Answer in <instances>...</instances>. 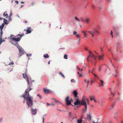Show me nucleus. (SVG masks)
Returning a JSON list of instances; mask_svg holds the SVG:
<instances>
[{
    "instance_id": "obj_1",
    "label": "nucleus",
    "mask_w": 123,
    "mask_h": 123,
    "mask_svg": "<svg viewBox=\"0 0 123 123\" xmlns=\"http://www.w3.org/2000/svg\"><path fill=\"white\" fill-rule=\"evenodd\" d=\"M32 89V88H31L29 90L28 89H26L25 94L22 96L25 99H26V103L28 106V107H31L33 105V97L30 96L29 93V92Z\"/></svg>"
},
{
    "instance_id": "obj_2",
    "label": "nucleus",
    "mask_w": 123,
    "mask_h": 123,
    "mask_svg": "<svg viewBox=\"0 0 123 123\" xmlns=\"http://www.w3.org/2000/svg\"><path fill=\"white\" fill-rule=\"evenodd\" d=\"M87 103H89V100L87 98L86 99L85 97L84 96L82 98V101L81 102V105H84L85 106V108L83 109L82 110V112H84L86 110V108H87V105L86 103V101Z\"/></svg>"
},
{
    "instance_id": "obj_3",
    "label": "nucleus",
    "mask_w": 123,
    "mask_h": 123,
    "mask_svg": "<svg viewBox=\"0 0 123 123\" xmlns=\"http://www.w3.org/2000/svg\"><path fill=\"white\" fill-rule=\"evenodd\" d=\"M94 31H88V32L91 34L92 36V37L94 36V34H96L95 32L99 34L100 33L99 31H98L97 29H96L95 28H93Z\"/></svg>"
},
{
    "instance_id": "obj_4",
    "label": "nucleus",
    "mask_w": 123,
    "mask_h": 123,
    "mask_svg": "<svg viewBox=\"0 0 123 123\" xmlns=\"http://www.w3.org/2000/svg\"><path fill=\"white\" fill-rule=\"evenodd\" d=\"M65 101L67 105H71V101H72V100L71 98L69 99V96H67L65 100Z\"/></svg>"
},
{
    "instance_id": "obj_5",
    "label": "nucleus",
    "mask_w": 123,
    "mask_h": 123,
    "mask_svg": "<svg viewBox=\"0 0 123 123\" xmlns=\"http://www.w3.org/2000/svg\"><path fill=\"white\" fill-rule=\"evenodd\" d=\"M23 77L27 80V81L28 83V85H29V87H30V83L29 81L28 77L26 74H23Z\"/></svg>"
},
{
    "instance_id": "obj_6",
    "label": "nucleus",
    "mask_w": 123,
    "mask_h": 123,
    "mask_svg": "<svg viewBox=\"0 0 123 123\" xmlns=\"http://www.w3.org/2000/svg\"><path fill=\"white\" fill-rule=\"evenodd\" d=\"M80 101L79 99L78 98H76V100L75 102L74 103V104L75 105H77L80 104L81 105Z\"/></svg>"
},
{
    "instance_id": "obj_7",
    "label": "nucleus",
    "mask_w": 123,
    "mask_h": 123,
    "mask_svg": "<svg viewBox=\"0 0 123 123\" xmlns=\"http://www.w3.org/2000/svg\"><path fill=\"white\" fill-rule=\"evenodd\" d=\"M89 56H90V58L91 57L92 59L93 58L95 61L96 62V61L97 56H95L92 53Z\"/></svg>"
},
{
    "instance_id": "obj_8",
    "label": "nucleus",
    "mask_w": 123,
    "mask_h": 123,
    "mask_svg": "<svg viewBox=\"0 0 123 123\" xmlns=\"http://www.w3.org/2000/svg\"><path fill=\"white\" fill-rule=\"evenodd\" d=\"M12 40L13 41H15L16 42L19 41L20 40V37H18L17 38L13 37L12 38Z\"/></svg>"
},
{
    "instance_id": "obj_9",
    "label": "nucleus",
    "mask_w": 123,
    "mask_h": 123,
    "mask_svg": "<svg viewBox=\"0 0 123 123\" xmlns=\"http://www.w3.org/2000/svg\"><path fill=\"white\" fill-rule=\"evenodd\" d=\"M31 28L30 27H27V29L26 30V34H28L31 33Z\"/></svg>"
},
{
    "instance_id": "obj_10",
    "label": "nucleus",
    "mask_w": 123,
    "mask_h": 123,
    "mask_svg": "<svg viewBox=\"0 0 123 123\" xmlns=\"http://www.w3.org/2000/svg\"><path fill=\"white\" fill-rule=\"evenodd\" d=\"M31 111L32 114L33 115H35L36 114L37 110L36 109H31Z\"/></svg>"
},
{
    "instance_id": "obj_11",
    "label": "nucleus",
    "mask_w": 123,
    "mask_h": 123,
    "mask_svg": "<svg viewBox=\"0 0 123 123\" xmlns=\"http://www.w3.org/2000/svg\"><path fill=\"white\" fill-rule=\"evenodd\" d=\"M19 53L18 54L19 56H20L22 55L23 53V52L22 50L20 48H19L18 49Z\"/></svg>"
},
{
    "instance_id": "obj_12",
    "label": "nucleus",
    "mask_w": 123,
    "mask_h": 123,
    "mask_svg": "<svg viewBox=\"0 0 123 123\" xmlns=\"http://www.w3.org/2000/svg\"><path fill=\"white\" fill-rule=\"evenodd\" d=\"M43 91L44 92L45 94L49 93L50 92V90H49L45 89L44 88L43 89Z\"/></svg>"
},
{
    "instance_id": "obj_13",
    "label": "nucleus",
    "mask_w": 123,
    "mask_h": 123,
    "mask_svg": "<svg viewBox=\"0 0 123 123\" xmlns=\"http://www.w3.org/2000/svg\"><path fill=\"white\" fill-rule=\"evenodd\" d=\"M73 94L74 95L75 98L77 97V98H78V96H77V95L78 94V93L76 91H74L73 93Z\"/></svg>"
},
{
    "instance_id": "obj_14",
    "label": "nucleus",
    "mask_w": 123,
    "mask_h": 123,
    "mask_svg": "<svg viewBox=\"0 0 123 123\" xmlns=\"http://www.w3.org/2000/svg\"><path fill=\"white\" fill-rule=\"evenodd\" d=\"M90 20V19L88 18H86L85 19V22L86 24H88Z\"/></svg>"
},
{
    "instance_id": "obj_15",
    "label": "nucleus",
    "mask_w": 123,
    "mask_h": 123,
    "mask_svg": "<svg viewBox=\"0 0 123 123\" xmlns=\"http://www.w3.org/2000/svg\"><path fill=\"white\" fill-rule=\"evenodd\" d=\"M3 15L4 17H5L6 18H7L8 17V14L6 13V12H4L3 14Z\"/></svg>"
},
{
    "instance_id": "obj_16",
    "label": "nucleus",
    "mask_w": 123,
    "mask_h": 123,
    "mask_svg": "<svg viewBox=\"0 0 123 123\" xmlns=\"http://www.w3.org/2000/svg\"><path fill=\"white\" fill-rule=\"evenodd\" d=\"M104 56V54H103L101 56H99V55H98V59L99 60H100L101 59H102L103 58V57Z\"/></svg>"
},
{
    "instance_id": "obj_17",
    "label": "nucleus",
    "mask_w": 123,
    "mask_h": 123,
    "mask_svg": "<svg viewBox=\"0 0 123 123\" xmlns=\"http://www.w3.org/2000/svg\"><path fill=\"white\" fill-rule=\"evenodd\" d=\"M43 57L45 58H47L49 57V56L48 54H46L44 55Z\"/></svg>"
},
{
    "instance_id": "obj_18",
    "label": "nucleus",
    "mask_w": 123,
    "mask_h": 123,
    "mask_svg": "<svg viewBox=\"0 0 123 123\" xmlns=\"http://www.w3.org/2000/svg\"><path fill=\"white\" fill-rule=\"evenodd\" d=\"M12 44H13V45L15 46L18 48V49L19 48H20L19 45L18 44V43H17V44H14L13 43H12Z\"/></svg>"
},
{
    "instance_id": "obj_19",
    "label": "nucleus",
    "mask_w": 123,
    "mask_h": 123,
    "mask_svg": "<svg viewBox=\"0 0 123 123\" xmlns=\"http://www.w3.org/2000/svg\"><path fill=\"white\" fill-rule=\"evenodd\" d=\"M85 83H87V87L88 86L89 81L87 80L86 79H85Z\"/></svg>"
},
{
    "instance_id": "obj_20",
    "label": "nucleus",
    "mask_w": 123,
    "mask_h": 123,
    "mask_svg": "<svg viewBox=\"0 0 123 123\" xmlns=\"http://www.w3.org/2000/svg\"><path fill=\"white\" fill-rule=\"evenodd\" d=\"M4 24H2L0 26V30H2V29L4 27Z\"/></svg>"
},
{
    "instance_id": "obj_21",
    "label": "nucleus",
    "mask_w": 123,
    "mask_h": 123,
    "mask_svg": "<svg viewBox=\"0 0 123 123\" xmlns=\"http://www.w3.org/2000/svg\"><path fill=\"white\" fill-rule=\"evenodd\" d=\"M77 122V123H82V119H80V120H78Z\"/></svg>"
},
{
    "instance_id": "obj_22",
    "label": "nucleus",
    "mask_w": 123,
    "mask_h": 123,
    "mask_svg": "<svg viewBox=\"0 0 123 123\" xmlns=\"http://www.w3.org/2000/svg\"><path fill=\"white\" fill-rule=\"evenodd\" d=\"M100 80L101 83L100 84V85H102L103 86H104V85H103V81L101 80Z\"/></svg>"
},
{
    "instance_id": "obj_23",
    "label": "nucleus",
    "mask_w": 123,
    "mask_h": 123,
    "mask_svg": "<svg viewBox=\"0 0 123 123\" xmlns=\"http://www.w3.org/2000/svg\"><path fill=\"white\" fill-rule=\"evenodd\" d=\"M24 35V33H23L22 34H18L17 36H19L20 37V38Z\"/></svg>"
},
{
    "instance_id": "obj_24",
    "label": "nucleus",
    "mask_w": 123,
    "mask_h": 123,
    "mask_svg": "<svg viewBox=\"0 0 123 123\" xmlns=\"http://www.w3.org/2000/svg\"><path fill=\"white\" fill-rule=\"evenodd\" d=\"M75 19L77 21H80L79 20V18H78L77 17H75Z\"/></svg>"
},
{
    "instance_id": "obj_25",
    "label": "nucleus",
    "mask_w": 123,
    "mask_h": 123,
    "mask_svg": "<svg viewBox=\"0 0 123 123\" xmlns=\"http://www.w3.org/2000/svg\"><path fill=\"white\" fill-rule=\"evenodd\" d=\"M87 116L89 118V119L90 120H91V116L90 114H89L87 115Z\"/></svg>"
},
{
    "instance_id": "obj_26",
    "label": "nucleus",
    "mask_w": 123,
    "mask_h": 123,
    "mask_svg": "<svg viewBox=\"0 0 123 123\" xmlns=\"http://www.w3.org/2000/svg\"><path fill=\"white\" fill-rule=\"evenodd\" d=\"M59 74L60 75H61L64 78H65V77L64 75L62 74V72H60L59 73Z\"/></svg>"
},
{
    "instance_id": "obj_27",
    "label": "nucleus",
    "mask_w": 123,
    "mask_h": 123,
    "mask_svg": "<svg viewBox=\"0 0 123 123\" xmlns=\"http://www.w3.org/2000/svg\"><path fill=\"white\" fill-rule=\"evenodd\" d=\"M114 106V105H113L111 106L109 108L108 110L109 111H110L111 109H112V108L113 107V106Z\"/></svg>"
},
{
    "instance_id": "obj_28",
    "label": "nucleus",
    "mask_w": 123,
    "mask_h": 123,
    "mask_svg": "<svg viewBox=\"0 0 123 123\" xmlns=\"http://www.w3.org/2000/svg\"><path fill=\"white\" fill-rule=\"evenodd\" d=\"M55 103L59 102V101L56 100L54 98L52 99Z\"/></svg>"
},
{
    "instance_id": "obj_29",
    "label": "nucleus",
    "mask_w": 123,
    "mask_h": 123,
    "mask_svg": "<svg viewBox=\"0 0 123 123\" xmlns=\"http://www.w3.org/2000/svg\"><path fill=\"white\" fill-rule=\"evenodd\" d=\"M0 30V37H2V34L3 33V32L2 31V30Z\"/></svg>"
},
{
    "instance_id": "obj_30",
    "label": "nucleus",
    "mask_w": 123,
    "mask_h": 123,
    "mask_svg": "<svg viewBox=\"0 0 123 123\" xmlns=\"http://www.w3.org/2000/svg\"><path fill=\"white\" fill-rule=\"evenodd\" d=\"M3 21L5 23V24H6V22H7V20L5 18H3Z\"/></svg>"
},
{
    "instance_id": "obj_31",
    "label": "nucleus",
    "mask_w": 123,
    "mask_h": 123,
    "mask_svg": "<svg viewBox=\"0 0 123 123\" xmlns=\"http://www.w3.org/2000/svg\"><path fill=\"white\" fill-rule=\"evenodd\" d=\"M64 58L66 59H67V55L66 54H65L64 55Z\"/></svg>"
},
{
    "instance_id": "obj_32",
    "label": "nucleus",
    "mask_w": 123,
    "mask_h": 123,
    "mask_svg": "<svg viewBox=\"0 0 123 123\" xmlns=\"http://www.w3.org/2000/svg\"><path fill=\"white\" fill-rule=\"evenodd\" d=\"M71 81L72 82H75V80L74 79H72L71 80Z\"/></svg>"
},
{
    "instance_id": "obj_33",
    "label": "nucleus",
    "mask_w": 123,
    "mask_h": 123,
    "mask_svg": "<svg viewBox=\"0 0 123 123\" xmlns=\"http://www.w3.org/2000/svg\"><path fill=\"white\" fill-rule=\"evenodd\" d=\"M76 35V37L77 38L80 37V35L78 34H77Z\"/></svg>"
},
{
    "instance_id": "obj_34",
    "label": "nucleus",
    "mask_w": 123,
    "mask_h": 123,
    "mask_svg": "<svg viewBox=\"0 0 123 123\" xmlns=\"http://www.w3.org/2000/svg\"><path fill=\"white\" fill-rule=\"evenodd\" d=\"M115 72L116 73V74L114 75L116 77L117 76V73L118 72H117V70H116V69L115 70Z\"/></svg>"
},
{
    "instance_id": "obj_35",
    "label": "nucleus",
    "mask_w": 123,
    "mask_h": 123,
    "mask_svg": "<svg viewBox=\"0 0 123 123\" xmlns=\"http://www.w3.org/2000/svg\"><path fill=\"white\" fill-rule=\"evenodd\" d=\"M99 105L101 106L102 107V106H103V103H101V104H99V103H98Z\"/></svg>"
},
{
    "instance_id": "obj_36",
    "label": "nucleus",
    "mask_w": 123,
    "mask_h": 123,
    "mask_svg": "<svg viewBox=\"0 0 123 123\" xmlns=\"http://www.w3.org/2000/svg\"><path fill=\"white\" fill-rule=\"evenodd\" d=\"M37 96H38L40 99L42 98V96L39 94H37Z\"/></svg>"
},
{
    "instance_id": "obj_37",
    "label": "nucleus",
    "mask_w": 123,
    "mask_h": 123,
    "mask_svg": "<svg viewBox=\"0 0 123 123\" xmlns=\"http://www.w3.org/2000/svg\"><path fill=\"white\" fill-rule=\"evenodd\" d=\"M80 21L83 22H85V20L83 19L82 18H81V20Z\"/></svg>"
},
{
    "instance_id": "obj_38",
    "label": "nucleus",
    "mask_w": 123,
    "mask_h": 123,
    "mask_svg": "<svg viewBox=\"0 0 123 123\" xmlns=\"http://www.w3.org/2000/svg\"><path fill=\"white\" fill-rule=\"evenodd\" d=\"M78 40V44H79V42L80 41V37L78 38L77 39Z\"/></svg>"
},
{
    "instance_id": "obj_39",
    "label": "nucleus",
    "mask_w": 123,
    "mask_h": 123,
    "mask_svg": "<svg viewBox=\"0 0 123 123\" xmlns=\"http://www.w3.org/2000/svg\"><path fill=\"white\" fill-rule=\"evenodd\" d=\"M14 64V63L13 62H10L9 64V65H13Z\"/></svg>"
},
{
    "instance_id": "obj_40",
    "label": "nucleus",
    "mask_w": 123,
    "mask_h": 123,
    "mask_svg": "<svg viewBox=\"0 0 123 123\" xmlns=\"http://www.w3.org/2000/svg\"><path fill=\"white\" fill-rule=\"evenodd\" d=\"M47 105L48 106H51V104H50L49 103H47Z\"/></svg>"
},
{
    "instance_id": "obj_41",
    "label": "nucleus",
    "mask_w": 123,
    "mask_h": 123,
    "mask_svg": "<svg viewBox=\"0 0 123 123\" xmlns=\"http://www.w3.org/2000/svg\"><path fill=\"white\" fill-rule=\"evenodd\" d=\"M77 69H78V70L79 71H80V70H81V69L79 67H78V66H77Z\"/></svg>"
},
{
    "instance_id": "obj_42",
    "label": "nucleus",
    "mask_w": 123,
    "mask_h": 123,
    "mask_svg": "<svg viewBox=\"0 0 123 123\" xmlns=\"http://www.w3.org/2000/svg\"><path fill=\"white\" fill-rule=\"evenodd\" d=\"M116 35L117 37L119 36V34L118 33H116Z\"/></svg>"
},
{
    "instance_id": "obj_43",
    "label": "nucleus",
    "mask_w": 123,
    "mask_h": 123,
    "mask_svg": "<svg viewBox=\"0 0 123 123\" xmlns=\"http://www.w3.org/2000/svg\"><path fill=\"white\" fill-rule=\"evenodd\" d=\"M77 34V32L76 31H74L73 32V35H76Z\"/></svg>"
},
{
    "instance_id": "obj_44",
    "label": "nucleus",
    "mask_w": 123,
    "mask_h": 123,
    "mask_svg": "<svg viewBox=\"0 0 123 123\" xmlns=\"http://www.w3.org/2000/svg\"><path fill=\"white\" fill-rule=\"evenodd\" d=\"M90 56H88L87 58V60L88 61H89V59L90 58Z\"/></svg>"
},
{
    "instance_id": "obj_45",
    "label": "nucleus",
    "mask_w": 123,
    "mask_h": 123,
    "mask_svg": "<svg viewBox=\"0 0 123 123\" xmlns=\"http://www.w3.org/2000/svg\"><path fill=\"white\" fill-rule=\"evenodd\" d=\"M12 13L11 12H10V14L9 15V17H10L12 16Z\"/></svg>"
},
{
    "instance_id": "obj_46",
    "label": "nucleus",
    "mask_w": 123,
    "mask_h": 123,
    "mask_svg": "<svg viewBox=\"0 0 123 123\" xmlns=\"http://www.w3.org/2000/svg\"><path fill=\"white\" fill-rule=\"evenodd\" d=\"M84 36L85 37H87V35L86 33L84 34Z\"/></svg>"
},
{
    "instance_id": "obj_47",
    "label": "nucleus",
    "mask_w": 123,
    "mask_h": 123,
    "mask_svg": "<svg viewBox=\"0 0 123 123\" xmlns=\"http://www.w3.org/2000/svg\"><path fill=\"white\" fill-rule=\"evenodd\" d=\"M102 0H95L97 2H100Z\"/></svg>"
},
{
    "instance_id": "obj_48",
    "label": "nucleus",
    "mask_w": 123,
    "mask_h": 123,
    "mask_svg": "<svg viewBox=\"0 0 123 123\" xmlns=\"http://www.w3.org/2000/svg\"><path fill=\"white\" fill-rule=\"evenodd\" d=\"M101 66H100L99 68V69H98V70L99 71H100L101 70Z\"/></svg>"
},
{
    "instance_id": "obj_49",
    "label": "nucleus",
    "mask_w": 123,
    "mask_h": 123,
    "mask_svg": "<svg viewBox=\"0 0 123 123\" xmlns=\"http://www.w3.org/2000/svg\"><path fill=\"white\" fill-rule=\"evenodd\" d=\"M100 49L101 50V52H103V49L102 47H100Z\"/></svg>"
},
{
    "instance_id": "obj_50",
    "label": "nucleus",
    "mask_w": 123,
    "mask_h": 123,
    "mask_svg": "<svg viewBox=\"0 0 123 123\" xmlns=\"http://www.w3.org/2000/svg\"><path fill=\"white\" fill-rule=\"evenodd\" d=\"M31 54H30V55H28L27 54V55L28 56H31Z\"/></svg>"
},
{
    "instance_id": "obj_51",
    "label": "nucleus",
    "mask_w": 123,
    "mask_h": 123,
    "mask_svg": "<svg viewBox=\"0 0 123 123\" xmlns=\"http://www.w3.org/2000/svg\"><path fill=\"white\" fill-rule=\"evenodd\" d=\"M2 40L1 39V40H0V44L2 43Z\"/></svg>"
},
{
    "instance_id": "obj_52",
    "label": "nucleus",
    "mask_w": 123,
    "mask_h": 123,
    "mask_svg": "<svg viewBox=\"0 0 123 123\" xmlns=\"http://www.w3.org/2000/svg\"><path fill=\"white\" fill-rule=\"evenodd\" d=\"M93 100H94V101L95 102H97V101H96V100L94 99V97H93Z\"/></svg>"
},
{
    "instance_id": "obj_53",
    "label": "nucleus",
    "mask_w": 123,
    "mask_h": 123,
    "mask_svg": "<svg viewBox=\"0 0 123 123\" xmlns=\"http://www.w3.org/2000/svg\"><path fill=\"white\" fill-rule=\"evenodd\" d=\"M90 100L91 101H92V100L93 99V98H92L91 97H90Z\"/></svg>"
},
{
    "instance_id": "obj_54",
    "label": "nucleus",
    "mask_w": 123,
    "mask_h": 123,
    "mask_svg": "<svg viewBox=\"0 0 123 123\" xmlns=\"http://www.w3.org/2000/svg\"><path fill=\"white\" fill-rule=\"evenodd\" d=\"M88 51L89 52V53L90 54V55L92 53L89 50H88Z\"/></svg>"
},
{
    "instance_id": "obj_55",
    "label": "nucleus",
    "mask_w": 123,
    "mask_h": 123,
    "mask_svg": "<svg viewBox=\"0 0 123 123\" xmlns=\"http://www.w3.org/2000/svg\"><path fill=\"white\" fill-rule=\"evenodd\" d=\"M81 32L82 33H84V34H85V33H86V32L85 31H81Z\"/></svg>"
},
{
    "instance_id": "obj_56",
    "label": "nucleus",
    "mask_w": 123,
    "mask_h": 123,
    "mask_svg": "<svg viewBox=\"0 0 123 123\" xmlns=\"http://www.w3.org/2000/svg\"><path fill=\"white\" fill-rule=\"evenodd\" d=\"M79 75L80 77H81L82 76V74H79Z\"/></svg>"
},
{
    "instance_id": "obj_57",
    "label": "nucleus",
    "mask_w": 123,
    "mask_h": 123,
    "mask_svg": "<svg viewBox=\"0 0 123 123\" xmlns=\"http://www.w3.org/2000/svg\"><path fill=\"white\" fill-rule=\"evenodd\" d=\"M9 18L8 19L9 21H10L11 20V17H8Z\"/></svg>"
},
{
    "instance_id": "obj_58",
    "label": "nucleus",
    "mask_w": 123,
    "mask_h": 123,
    "mask_svg": "<svg viewBox=\"0 0 123 123\" xmlns=\"http://www.w3.org/2000/svg\"><path fill=\"white\" fill-rule=\"evenodd\" d=\"M15 3H17V4H18V1L17 0L15 1Z\"/></svg>"
},
{
    "instance_id": "obj_59",
    "label": "nucleus",
    "mask_w": 123,
    "mask_h": 123,
    "mask_svg": "<svg viewBox=\"0 0 123 123\" xmlns=\"http://www.w3.org/2000/svg\"><path fill=\"white\" fill-rule=\"evenodd\" d=\"M92 8L93 9H95V6H94L93 5H92Z\"/></svg>"
},
{
    "instance_id": "obj_60",
    "label": "nucleus",
    "mask_w": 123,
    "mask_h": 123,
    "mask_svg": "<svg viewBox=\"0 0 123 123\" xmlns=\"http://www.w3.org/2000/svg\"><path fill=\"white\" fill-rule=\"evenodd\" d=\"M94 68H93V69H92V73H93V71H94Z\"/></svg>"
},
{
    "instance_id": "obj_61",
    "label": "nucleus",
    "mask_w": 123,
    "mask_h": 123,
    "mask_svg": "<svg viewBox=\"0 0 123 123\" xmlns=\"http://www.w3.org/2000/svg\"><path fill=\"white\" fill-rule=\"evenodd\" d=\"M51 105H55L53 104V103H52L51 104Z\"/></svg>"
},
{
    "instance_id": "obj_62",
    "label": "nucleus",
    "mask_w": 123,
    "mask_h": 123,
    "mask_svg": "<svg viewBox=\"0 0 123 123\" xmlns=\"http://www.w3.org/2000/svg\"><path fill=\"white\" fill-rule=\"evenodd\" d=\"M111 35H112L113 34V32L112 31H111Z\"/></svg>"
},
{
    "instance_id": "obj_63",
    "label": "nucleus",
    "mask_w": 123,
    "mask_h": 123,
    "mask_svg": "<svg viewBox=\"0 0 123 123\" xmlns=\"http://www.w3.org/2000/svg\"><path fill=\"white\" fill-rule=\"evenodd\" d=\"M95 61V62H94V65H95V66L96 65V62Z\"/></svg>"
},
{
    "instance_id": "obj_64",
    "label": "nucleus",
    "mask_w": 123,
    "mask_h": 123,
    "mask_svg": "<svg viewBox=\"0 0 123 123\" xmlns=\"http://www.w3.org/2000/svg\"><path fill=\"white\" fill-rule=\"evenodd\" d=\"M111 94L113 95V96H114L115 95V94H114L112 92H111Z\"/></svg>"
}]
</instances>
